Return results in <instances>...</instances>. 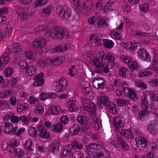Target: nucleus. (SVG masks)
<instances>
[{
	"mask_svg": "<svg viewBox=\"0 0 158 158\" xmlns=\"http://www.w3.org/2000/svg\"><path fill=\"white\" fill-rule=\"evenodd\" d=\"M28 104H25L24 105L22 104H19L17 106V110L19 113H21L23 110H25L26 109H28V108L27 107Z\"/></svg>",
	"mask_w": 158,
	"mask_h": 158,
	"instance_id": "ea45409f",
	"label": "nucleus"
},
{
	"mask_svg": "<svg viewBox=\"0 0 158 158\" xmlns=\"http://www.w3.org/2000/svg\"><path fill=\"white\" fill-rule=\"evenodd\" d=\"M121 134L122 136H125L126 137L131 138L133 136L131 131L128 130H125L123 129L122 130Z\"/></svg>",
	"mask_w": 158,
	"mask_h": 158,
	"instance_id": "e433bc0d",
	"label": "nucleus"
},
{
	"mask_svg": "<svg viewBox=\"0 0 158 158\" xmlns=\"http://www.w3.org/2000/svg\"><path fill=\"white\" fill-rule=\"evenodd\" d=\"M52 34L51 35L54 38L60 40L64 38L65 35H67L65 30L60 27H54L53 28Z\"/></svg>",
	"mask_w": 158,
	"mask_h": 158,
	"instance_id": "7ed1b4c3",
	"label": "nucleus"
},
{
	"mask_svg": "<svg viewBox=\"0 0 158 158\" xmlns=\"http://www.w3.org/2000/svg\"><path fill=\"white\" fill-rule=\"evenodd\" d=\"M147 52L146 51L145 49H141L138 53L142 60L146 61L148 59V54Z\"/></svg>",
	"mask_w": 158,
	"mask_h": 158,
	"instance_id": "4be33fe9",
	"label": "nucleus"
},
{
	"mask_svg": "<svg viewBox=\"0 0 158 158\" xmlns=\"http://www.w3.org/2000/svg\"><path fill=\"white\" fill-rule=\"evenodd\" d=\"M148 35V33H145L139 31H134V36H137L139 37H140L142 36L143 37L147 36Z\"/></svg>",
	"mask_w": 158,
	"mask_h": 158,
	"instance_id": "6e6d98bb",
	"label": "nucleus"
},
{
	"mask_svg": "<svg viewBox=\"0 0 158 158\" xmlns=\"http://www.w3.org/2000/svg\"><path fill=\"white\" fill-rule=\"evenodd\" d=\"M110 34L112 37L116 40H118L121 38V34L117 32L116 31H111L110 32Z\"/></svg>",
	"mask_w": 158,
	"mask_h": 158,
	"instance_id": "37998d69",
	"label": "nucleus"
},
{
	"mask_svg": "<svg viewBox=\"0 0 158 158\" xmlns=\"http://www.w3.org/2000/svg\"><path fill=\"white\" fill-rule=\"evenodd\" d=\"M37 131L39 133V135L40 137L45 139L49 138L50 134L47 132V130L43 127V125H39Z\"/></svg>",
	"mask_w": 158,
	"mask_h": 158,
	"instance_id": "9b49d317",
	"label": "nucleus"
},
{
	"mask_svg": "<svg viewBox=\"0 0 158 158\" xmlns=\"http://www.w3.org/2000/svg\"><path fill=\"white\" fill-rule=\"evenodd\" d=\"M128 67L132 69H135L138 66L137 63L136 61H131L130 64H128Z\"/></svg>",
	"mask_w": 158,
	"mask_h": 158,
	"instance_id": "0e129e2a",
	"label": "nucleus"
},
{
	"mask_svg": "<svg viewBox=\"0 0 158 158\" xmlns=\"http://www.w3.org/2000/svg\"><path fill=\"white\" fill-rule=\"evenodd\" d=\"M98 26L100 28L105 27L108 26L106 20L103 17H102L97 21Z\"/></svg>",
	"mask_w": 158,
	"mask_h": 158,
	"instance_id": "b1692460",
	"label": "nucleus"
},
{
	"mask_svg": "<svg viewBox=\"0 0 158 158\" xmlns=\"http://www.w3.org/2000/svg\"><path fill=\"white\" fill-rule=\"evenodd\" d=\"M157 148V145L154 142H150L149 143V151L154 152Z\"/></svg>",
	"mask_w": 158,
	"mask_h": 158,
	"instance_id": "de8ad7c7",
	"label": "nucleus"
},
{
	"mask_svg": "<svg viewBox=\"0 0 158 158\" xmlns=\"http://www.w3.org/2000/svg\"><path fill=\"white\" fill-rule=\"evenodd\" d=\"M52 62V61L51 59H46L44 60H40L38 63L41 67L44 68L47 65L51 64Z\"/></svg>",
	"mask_w": 158,
	"mask_h": 158,
	"instance_id": "393cba45",
	"label": "nucleus"
},
{
	"mask_svg": "<svg viewBox=\"0 0 158 158\" xmlns=\"http://www.w3.org/2000/svg\"><path fill=\"white\" fill-rule=\"evenodd\" d=\"M57 15L62 19H67L71 15V11L66 6H58L56 10Z\"/></svg>",
	"mask_w": 158,
	"mask_h": 158,
	"instance_id": "f03ea898",
	"label": "nucleus"
},
{
	"mask_svg": "<svg viewBox=\"0 0 158 158\" xmlns=\"http://www.w3.org/2000/svg\"><path fill=\"white\" fill-rule=\"evenodd\" d=\"M154 59L152 62V66H158V55L156 53H154Z\"/></svg>",
	"mask_w": 158,
	"mask_h": 158,
	"instance_id": "13d9d810",
	"label": "nucleus"
},
{
	"mask_svg": "<svg viewBox=\"0 0 158 158\" xmlns=\"http://www.w3.org/2000/svg\"><path fill=\"white\" fill-rule=\"evenodd\" d=\"M149 40H150L149 43L155 44H158V36L155 34L151 35L149 37Z\"/></svg>",
	"mask_w": 158,
	"mask_h": 158,
	"instance_id": "f704fd0d",
	"label": "nucleus"
},
{
	"mask_svg": "<svg viewBox=\"0 0 158 158\" xmlns=\"http://www.w3.org/2000/svg\"><path fill=\"white\" fill-rule=\"evenodd\" d=\"M26 57L28 59L34 60L35 59V55L30 51H27L24 53Z\"/></svg>",
	"mask_w": 158,
	"mask_h": 158,
	"instance_id": "a19ab883",
	"label": "nucleus"
},
{
	"mask_svg": "<svg viewBox=\"0 0 158 158\" xmlns=\"http://www.w3.org/2000/svg\"><path fill=\"white\" fill-rule=\"evenodd\" d=\"M94 3L92 0H87L82 5L83 9L86 11L87 13H90L93 9Z\"/></svg>",
	"mask_w": 158,
	"mask_h": 158,
	"instance_id": "1a4fd4ad",
	"label": "nucleus"
},
{
	"mask_svg": "<svg viewBox=\"0 0 158 158\" xmlns=\"http://www.w3.org/2000/svg\"><path fill=\"white\" fill-rule=\"evenodd\" d=\"M46 44V40L43 38H40L35 39L32 43L36 48L44 47Z\"/></svg>",
	"mask_w": 158,
	"mask_h": 158,
	"instance_id": "4468645a",
	"label": "nucleus"
},
{
	"mask_svg": "<svg viewBox=\"0 0 158 158\" xmlns=\"http://www.w3.org/2000/svg\"><path fill=\"white\" fill-rule=\"evenodd\" d=\"M13 24L11 21H9L7 23L6 27V32L8 33L9 35L12 31L13 28Z\"/></svg>",
	"mask_w": 158,
	"mask_h": 158,
	"instance_id": "603ef678",
	"label": "nucleus"
},
{
	"mask_svg": "<svg viewBox=\"0 0 158 158\" xmlns=\"http://www.w3.org/2000/svg\"><path fill=\"white\" fill-rule=\"evenodd\" d=\"M17 13L19 16L22 20L26 19L29 15V12L27 9L26 8H19L17 10Z\"/></svg>",
	"mask_w": 158,
	"mask_h": 158,
	"instance_id": "6e6552de",
	"label": "nucleus"
},
{
	"mask_svg": "<svg viewBox=\"0 0 158 158\" xmlns=\"http://www.w3.org/2000/svg\"><path fill=\"white\" fill-rule=\"evenodd\" d=\"M147 93L143 94L141 98L140 104L143 110H140L138 113L139 118L141 119L142 118L147 116L148 113V101L147 100Z\"/></svg>",
	"mask_w": 158,
	"mask_h": 158,
	"instance_id": "f257e3e1",
	"label": "nucleus"
},
{
	"mask_svg": "<svg viewBox=\"0 0 158 158\" xmlns=\"http://www.w3.org/2000/svg\"><path fill=\"white\" fill-rule=\"evenodd\" d=\"M120 58L123 62L128 64H130L132 60V58L131 57L125 55L121 56Z\"/></svg>",
	"mask_w": 158,
	"mask_h": 158,
	"instance_id": "72a5a7b5",
	"label": "nucleus"
},
{
	"mask_svg": "<svg viewBox=\"0 0 158 158\" xmlns=\"http://www.w3.org/2000/svg\"><path fill=\"white\" fill-rule=\"evenodd\" d=\"M114 123L116 127H120L122 128L123 127V124L122 123V121L120 119L119 117H114Z\"/></svg>",
	"mask_w": 158,
	"mask_h": 158,
	"instance_id": "473e14b6",
	"label": "nucleus"
},
{
	"mask_svg": "<svg viewBox=\"0 0 158 158\" xmlns=\"http://www.w3.org/2000/svg\"><path fill=\"white\" fill-rule=\"evenodd\" d=\"M20 69L25 70L28 67L27 62L24 60H21L19 62Z\"/></svg>",
	"mask_w": 158,
	"mask_h": 158,
	"instance_id": "4d7b16f0",
	"label": "nucleus"
},
{
	"mask_svg": "<svg viewBox=\"0 0 158 158\" xmlns=\"http://www.w3.org/2000/svg\"><path fill=\"white\" fill-rule=\"evenodd\" d=\"M83 107L86 110H88V108L92 103L89 100L84 99L83 100Z\"/></svg>",
	"mask_w": 158,
	"mask_h": 158,
	"instance_id": "c03bdc74",
	"label": "nucleus"
},
{
	"mask_svg": "<svg viewBox=\"0 0 158 158\" xmlns=\"http://www.w3.org/2000/svg\"><path fill=\"white\" fill-rule=\"evenodd\" d=\"M97 151V152H96V153H95L94 155H96L95 156V157H96L98 158L105 157L104 153V152H106L105 149L102 146L101 149L99 148Z\"/></svg>",
	"mask_w": 158,
	"mask_h": 158,
	"instance_id": "aec40b11",
	"label": "nucleus"
},
{
	"mask_svg": "<svg viewBox=\"0 0 158 158\" xmlns=\"http://www.w3.org/2000/svg\"><path fill=\"white\" fill-rule=\"evenodd\" d=\"M93 64L96 66L101 68L102 67V69L105 73H107L109 72V66L107 64H105L103 63L102 59H96L93 61Z\"/></svg>",
	"mask_w": 158,
	"mask_h": 158,
	"instance_id": "423d86ee",
	"label": "nucleus"
},
{
	"mask_svg": "<svg viewBox=\"0 0 158 158\" xmlns=\"http://www.w3.org/2000/svg\"><path fill=\"white\" fill-rule=\"evenodd\" d=\"M136 144L138 147L145 148L147 145V141L142 136H139L135 138Z\"/></svg>",
	"mask_w": 158,
	"mask_h": 158,
	"instance_id": "f8f14e48",
	"label": "nucleus"
},
{
	"mask_svg": "<svg viewBox=\"0 0 158 158\" xmlns=\"http://www.w3.org/2000/svg\"><path fill=\"white\" fill-rule=\"evenodd\" d=\"M83 148V146L82 144L77 140L75 139L72 141L71 144L68 145L67 150L70 154H71V153L73 152V151L74 150V149H77L81 150Z\"/></svg>",
	"mask_w": 158,
	"mask_h": 158,
	"instance_id": "39448f33",
	"label": "nucleus"
},
{
	"mask_svg": "<svg viewBox=\"0 0 158 158\" xmlns=\"http://www.w3.org/2000/svg\"><path fill=\"white\" fill-rule=\"evenodd\" d=\"M60 140L58 139L57 141H56L51 145L50 147V151L51 152L55 151L57 150L59 146Z\"/></svg>",
	"mask_w": 158,
	"mask_h": 158,
	"instance_id": "bb28decb",
	"label": "nucleus"
},
{
	"mask_svg": "<svg viewBox=\"0 0 158 158\" xmlns=\"http://www.w3.org/2000/svg\"><path fill=\"white\" fill-rule=\"evenodd\" d=\"M88 120V118L84 116H79L77 118V121L81 125H83L86 123Z\"/></svg>",
	"mask_w": 158,
	"mask_h": 158,
	"instance_id": "c85d7f7f",
	"label": "nucleus"
},
{
	"mask_svg": "<svg viewBox=\"0 0 158 158\" xmlns=\"http://www.w3.org/2000/svg\"><path fill=\"white\" fill-rule=\"evenodd\" d=\"M126 69L125 68H122L119 69L118 72L119 75L123 78H126Z\"/></svg>",
	"mask_w": 158,
	"mask_h": 158,
	"instance_id": "052dcab7",
	"label": "nucleus"
},
{
	"mask_svg": "<svg viewBox=\"0 0 158 158\" xmlns=\"http://www.w3.org/2000/svg\"><path fill=\"white\" fill-rule=\"evenodd\" d=\"M52 9V7L48 6L44 9L42 12L40 13V15L45 17H47L49 16L50 14V10Z\"/></svg>",
	"mask_w": 158,
	"mask_h": 158,
	"instance_id": "c9c22d12",
	"label": "nucleus"
},
{
	"mask_svg": "<svg viewBox=\"0 0 158 158\" xmlns=\"http://www.w3.org/2000/svg\"><path fill=\"white\" fill-rule=\"evenodd\" d=\"M63 125L60 123L52 126L51 127V130L54 131L59 132L62 131L63 129Z\"/></svg>",
	"mask_w": 158,
	"mask_h": 158,
	"instance_id": "2f4dec72",
	"label": "nucleus"
},
{
	"mask_svg": "<svg viewBox=\"0 0 158 158\" xmlns=\"http://www.w3.org/2000/svg\"><path fill=\"white\" fill-rule=\"evenodd\" d=\"M155 127V124L154 123L150 124L149 126V132L152 135H154L156 134L154 131Z\"/></svg>",
	"mask_w": 158,
	"mask_h": 158,
	"instance_id": "680f3d73",
	"label": "nucleus"
},
{
	"mask_svg": "<svg viewBox=\"0 0 158 158\" xmlns=\"http://www.w3.org/2000/svg\"><path fill=\"white\" fill-rule=\"evenodd\" d=\"M26 72L28 76H31L34 75L35 73V68L33 66H28L26 69Z\"/></svg>",
	"mask_w": 158,
	"mask_h": 158,
	"instance_id": "a878e982",
	"label": "nucleus"
},
{
	"mask_svg": "<svg viewBox=\"0 0 158 158\" xmlns=\"http://www.w3.org/2000/svg\"><path fill=\"white\" fill-rule=\"evenodd\" d=\"M104 46L106 48L111 49L114 46V43L111 40L104 39L103 40Z\"/></svg>",
	"mask_w": 158,
	"mask_h": 158,
	"instance_id": "c756f323",
	"label": "nucleus"
},
{
	"mask_svg": "<svg viewBox=\"0 0 158 158\" xmlns=\"http://www.w3.org/2000/svg\"><path fill=\"white\" fill-rule=\"evenodd\" d=\"M13 72V71L12 68H7L4 70V74L6 77H10L11 76Z\"/></svg>",
	"mask_w": 158,
	"mask_h": 158,
	"instance_id": "8fccbe9b",
	"label": "nucleus"
},
{
	"mask_svg": "<svg viewBox=\"0 0 158 158\" xmlns=\"http://www.w3.org/2000/svg\"><path fill=\"white\" fill-rule=\"evenodd\" d=\"M129 98L132 100L136 101L138 99V97L132 89L130 93L128 95Z\"/></svg>",
	"mask_w": 158,
	"mask_h": 158,
	"instance_id": "49530a36",
	"label": "nucleus"
},
{
	"mask_svg": "<svg viewBox=\"0 0 158 158\" xmlns=\"http://www.w3.org/2000/svg\"><path fill=\"white\" fill-rule=\"evenodd\" d=\"M3 127H4V131L7 134L12 133V134H13L14 133H15L16 131L17 128L16 126L13 128L12 124L11 123L8 122L5 123Z\"/></svg>",
	"mask_w": 158,
	"mask_h": 158,
	"instance_id": "0eeeda50",
	"label": "nucleus"
},
{
	"mask_svg": "<svg viewBox=\"0 0 158 158\" xmlns=\"http://www.w3.org/2000/svg\"><path fill=\"white\" fill-rule=\"evenodd\" d=\"M90 40L93 42H100L102 41V37L99 34H94L90 35Z\"/></svg>",
	"mask_w": 158,
	"mask_h": 158,
	"instance_id": "412c9836",
	"label": "nucleus"
},
{
	"mask_svg": "<svg viewBox=\"0 0 158 158\" xmlns=\"http://www.w3.org/2000/svg\"><path fill=\"white\" fill-rule=\"evenodd\" d=\"M117 101L118 104L121 105H127L129 103L127 100L124 99H118Z\"/></svg>",
	"mask_w": 158,
	"mask_h": 158,
	"instance_id": "bf43d9fd",
	"label": "nucleus"
},
{
	"mask_svg": "<svg viewBox=\"0 0 158 158\" xmlns=\"http://www.w3.org/2000/svg\"><path fill=\"white\" fill-rule=\"evenodd\" d=\"M149 96L150 97L152 101H156L158 102V92L150 91L149 92Z\"/></svg>",
	"mask_w": 158,
	"mask_h": 158,
	"instance_id": "cd10ccee",
	"label": "nucleus"
},
{
	"mask_svg": "<svg viewBox=\"0 0 158 158\" xmlns=\"http://www.w3.org/2000/svg\"><path fill=\"white\" fill-rule=\"evenodd\" d=\"M100 102L103 104V105L108 107L111 110H113L114 104L109 102V100L106 96H102L100 99Z\"/></svg>",
	"mask_w": 158,
	"mask_h": 158,
	"instance_id": "9d476101",
	"label": "nucleus"
},
{
	"mask_svg": "<svg viewBox=\"0 0 158 158\" xmlns=\"http://www.w3.org/2000/svg\"><path fill=\"white\" fill-rule=\"evenodd\" d=\"M114 7V2L112 1H108L104 6V9L106 11H108L113 10Z\"/></svg>",
	"mask_w": 158,
	"mask_h": 158,
	"instance_id": "58836bf2",
	"label": "nucleus"
},
{
	"mask_svg": "<svg viewBox=\"0 0 158 158\" xmlns=\"http://www.w3.org/2000/svg\"><path fill=\"white\" fill-rule=\"evenodd\" d=\"M68 46L66 45L63 44L56 47L55 48H52L51 50L52 52H62L67 50Z\"/></svg>",
	"mask_w": 158,
	"mask_h": 158,
	"instance_id": "6ab92c4d",
	"label": "nucleus"
},
{
	"mask_svg": "<svg viewBox=\"0 0 158 158\" xmlns=\"http://www.w3.org/2000/svg\"><path fill=\"white\" fill-rule=\"evenodd\" d=\"M48 96L47 93L43 92L40 94L39 98L40 100L44 101L48 98Z\"/></svg>",
	"mask_w": 158,
	"mask_h": 158,
	"instance_id": "e2e57ef3",
	"label": "nucleus"
},
{
	"mask_svg": "<svg viewBox=\"0 0 158 158\" xmlns=\"http://www.w3.org/2000/svg\"><path fill=\"white\" fill-rule=\"evenodd\" d=\"M117 141L119 144L121 145L122 147L123 148L124 150H128V145L120 137H118L117 139Z\"/></svg>",
	"mask_w": 158,
	"mask_h": 158,
	"instance_id": "4c0bfd02",
	"label": "nucleus"
},
{
	"mask_svg": "<svg viewBox=\"0 0 158 158\" xmlns=\"http://www.w3.org/2000/svg\"><path fill=\"white\" fill-rule=\"evenodd\" d=\"M80 131V126L78 124L73 125L70 129L69 132L71 136L78 134Z\"/></svg>",
	"mask_w": 158,
	"mask_h": 158,
	"instance_id": "dca6fc26",
	"label": "nucleus"
},
{
	"mask_svg": "<svg viewBox=\"0 0 158 158\" xmlns=\"http://www.w3.org/2000/svg\"><path fill=\"white\" fill-rule=\"evenodd\" d=\"M141 10L143 12L147 11L148 10V3H144L140 6Z\"/></svg>",
	"mask_w": 158,
	"mask_h": 158,
	"instance_id": "774afa93",
	"label": "nucleus"
},
{
	"mask_svg": "<svg viewBox=\"0 0 158 158\" xmlns=\"http://www.w3.org/2000/svg\"><path fill=\"white\" fill-rule=\"evenodd\" d=\"M35 111L36 114H42L44 111V108L40 106H37L35 108Z\"/></svg>",
	"mask_w": 158,
	"mask_h": 158,
	"instance_id": "69168bd1",
	"label": "nucleus"
},
{
	"mask_svg": "<svg viewBox=\"0 0 158 158\" xmlns=\"http://www.w3.org/2000/svg\"><path fill=\"white\" fill-rule=\"evenodd\" d=\"M60 108L58 106H54L50 108L48 110V114H51L56 115L59 113Z\"/></svg>",
	"mask_w": 158,
	"mask_h": 158,
	"instance_id": "7c9ffc66",
	"label": "nucleus"
},
{
	"mask_svg": "<svg viewBox=\"0 0 158 158\" xmlns=\"http://www.w3.org/2000/svg\"><path fill=\"white\" fill-rule=\"evenodd\" d=\"M102 145L96 143H93L87 145L86 149L87 153L89 155H94L97 152V150L99 148L101 149Z\"/></svg>",
	"mask_w": 158,
	"mask_h": 158,
	"instance_id": "20e7f679",
	"label": "nucleus"
},
{
	"mask_svg": "<svg viewBox=\"0 0 158 158\" xmlns=\"http://www.w3.org/2000/svg\"><path fill=\"white\" fill-rule=\"evenodd\" d=\"M36 30L38 31H44L45 32V34L47 36L51 35L52 34V31L45 25L38 26L37 27Z\"/></svg>",
	"mask_w": 158,
	"mask_h": 158,
	"instance_id": "f3484780",
	"label": "nucleus"
},
{
	"mask_svg": "<svg viewBox=\"0 0 158 158\" xmlns=\"http://www.w3.org/2000/svg\"><path fill=\"white\" fill-rule=\"evenodd\" d=\"M72 158H83V153L80 151H76L71 155Z\"/></svg>",
	"mask_w": 158,
	"mask_h": 158,
	"instance_id": "a18cd8bd",
	"label": "nucleus"
},
{
	"mask_svg": "<svg viewBox=\"0 0 158 158\" xmlns=\"http://www.w3.org/2000/svg\"><path fill=\"white\" fill-rule=\"evenodd\" d=\"M44 76V73H41L35 76V81L34 82V85L35 86H38L41 85L44 82V80L43 77Z\"/></svg>",
	"mask_w": 158,
	"mask_h": 158,
	"instance_id": "2eb2a0df",
	"label": "nucleus"
},
{
	"mask_svg": "<svg viewBox=\"0 0 158 158\" xmlns=\"http://www.w3.org/2000/svg\"><path fill=\"white\" fill-rule=\"evenodd\" d=\"M46 0H35L34 4L35 7L39 6L40 5H42V3L46 2Z\"/></svg>",
	"mask_w": 158,
	"mask_h": 158,
	"instance_id": "338daca9",
	"label": "nucleus"
},
{
	"mask_svg": "<svg viewBox=\"0 0 158 158\" xmlns=\"http://www.w3.org/2000/svg\"><path fill=\"white\" fill-rule=\"evenodd\" d=\"M96 108L95 105L93 103H91L90 106L88 108L87 111L89 112L90 114H92L93 115H96Z\"/></svg>",
	"mask_w": 158,
	"mask_h": 158,
	"instance_id": "79ce46f5",
	"label": "nucleus"
},
{
	"mask_svg": "<svg viewBox=\"0 0 158 158\" xmlns=\"http://www.w3.org/2000/svg\"><path fill=\"white\" fill-rule=\"evenodd\" d=\"M60 124L62 125H65L67 124L69 121V119L68 118L65 116H61L60 118Z\"/></svg>",
	"mask_w": 158,
	"mask_h": 158,
	"instance_id": "5fc2aeb1",
	"label": "nucleus"
},
{
	"mask_svg": "<svg viewBox=\"0 0 158 158\" xmlns=\"http://www.w3.org/2000/svg\"><path fill=\"white\" fill-rule=\"evenodd\" d=\"M29 129V135L34 138L36 137L37 135L36 129L33 127H30Z\"/></svg>",
	"mask_w": 158,
	"mask_h": 158,
	"instance_id": "09e8293b",
	"label": "nucleus"
},
{
	"mask_svg": "<svg viewBox=\"0 0 158 158\" xmlns=\"http://www.w3.org/2000/svg\"><path fill=\"white\" fill-rule=\"evenodd\" d=\"M32 143V141L30 140H27L25 142L24 145L27 150L29 151L31 150Z\"/></svg>",
	"mask_w": 158,
	"mask_h": 158,
	"instance_id": "864d4df0",
	"label": "nucleus"
},
{
	"mask_svg": "<svg viewBox=\"0 0 158 158\" xmlns=\"http://www.w3.org/2000/svg\"><path fill=\"white\" fill-rule=\"evenodd\" d=\"M52 85L54 87H55L56 91L58 93L63 92L65 89V86L59 85V83L56 81L54 82Z\"/></svg>",
	"mask_w": 158,
	"mask_h": 158,
	"instance_id": "5701e85b",
	"label": "nucleus"
},
{
	"mask_svg": "<svg viewBox=\"0 0 158 158\" xmlns=\"http://www.w3.org/2000/svg\"><path fill=\"white\" fill-rule=\"evenodd\" d=\"M67 106L69 111L71 112L76 111L77 109L76 102L74 100L69 101L67 104Z\"/></svg>",
	"mask_w": 158,
	"mask_h": 158,
	"instance_id": "a211bd4d",
	"label": "nucleus"
},
{
	"mask_svg": "<svg viewBox=\"0 0 158 158\" xmlns=\"http://www.w3.org/2000/svg\"><path fill=\"white\" fill-rule=\"evenodd\" d=\"M95 83H93V86L97 89H103L106 84V81L103 78H99L98 80L96 81Z\"/></svg>",
	"mask_w": 158,
	"mask_h": 158,
	"instance_id": "ddd939ff",
	"label": "nucleus"
},
{
	"mask_svg": "<svg viewBox=\"0 0 158 158\" xmlns=\"http://www.w3.org/2000/svg\"><path fill=\"white\" fill-rule=\"evenodd\" d=\"M21 46L18 44H14L12 48V51L14 52H17L20 51L21 49Z\"/></svg>",
	"mask_w": 158,
	"mask_h": 158,
	"instance_id": "3c124183",
	"label": "nucleus"
}]
</instances>
